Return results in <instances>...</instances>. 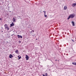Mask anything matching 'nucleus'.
Returning a JSON list of instances; mask_svg holds the SVG:
<instances>
[{
    "mask_svg": "<svg viewBox=\"0 0 76 76\" xmlns=\"http://www.w3.org/2000/svg\"><path fill=\"white\" fill-rule=\"evenodd\" d=\"M75 17V15L73 14H71L70 15L69 17L68 18H67L68 20H69L70 18H71V19H73V18Z\"/></svg>",
    "mask_w": 76,
    "mask_h": 76,
    "instance_id": "f257e3e1",
    "label": "nucleus"
},
{
    "mask_svg": "<svg viewBox=\"0 0 76 76\" xmlns=\"http://www.w3.org/2000/svg\"><path fill=\"white\" fill-rule=\"evenodd\" d=\"M26 60H28L29 59V56L27 55H26Z\"/></svg>",
    "mask_w": 76,
    "mask_h": 76,
    "instance_id": "f03ea898",
    "label": "nucleus"
},
{
    "mask_svg": "<svg viewBox=\"0 0 76 76\" xmlns=\"http://www.w3.org/2000/svg\"><path fill=\"white\" fill-rule=\"evenodd\" d=\"M10 27H12V26H13L15 25V24L13 23L12 22V24L10 25Z\"/></svg>",
    "mask_w": 76,
    "mask_h": 76,
    "instance_id": "7ed1b4c3",
    "label": "nucleus"
},
{
    "mask_svg": "<svg viewBox=\"0 0 76 76\" xmlns=\"http://www.w3.org/2000/svg\"><path fill=\"white\" fill-rule=\"evenodd\" d=\"M18 38H22V36L19 35H18Z\"/></svg>",
    "mask_w": 76,
    "mask_h": 76,
    "instance_id": "20e7f679",
    "label": "nucleus"
},
{
    "mask_svg": "<svg viewBox=\"0 0 76 76\" xmlns=\"http://www.w3.org/2000/svg\"><path fill=\"white\" fill-rule=\"evenodd\" d=\"M13 57V56L12 54H10L9 56V58H12V57Z\"/></svg>",
    "mask_w": 76,
    "mask_h": 76,
    "instance_id": "39448f33",
    "label": "nucleus"
},
{
    "mask_svg": "<svg viewBox=\"0 0 76 76\" xmlns=\"http://www.w3.org/2000/svg\"><path fill=\"white\" fill-rule=\"evenodd\" d=\"M5 29H7V30H9V28L8 27V26H6L5 27Z\"/></svg>",
    "mask_w": 76,
    "mask_h": 76,
    "instance_id": "423d86ee",
    "label": "nucleus"
},
{
    "mask_svg": "<svg viewBox=\"0 0 76 76\" xmlns=\"http://www.w3.org/2000/svg\"><path fill=\"white\" fill-rule=\"evenodd\" d=\"M72 26H75V22L73 21H72Z\"/></svg>",
    "mask_w": 76,
    "mask_h": 76,
    "instance_id": "0eeeda50",
    "label": "nucleus"
},
{
    "mask_svg": "<svg viewBox=\"0 0 76 76\" xmlns=\"http://www.w3.org/2000/svg\"><path fill=\"white\" fill-rule=\"evenodd\" d=\"M18 52L19 51L18 50H15V53H17V54H18Z\"/></svg>",
    "mask_w": 76,
    "mask_h": 76,
    "instance_id": "6e6552de",
    "label": "nucleus"
},
{
    "mask_svg": "<svg viewBox=\"0 0 76 76\" xmlns=\"http://www.w3.org/2000/svg\"><path fill=\"white\" fill-rule=\"evenodd\" d=\"M64 10H66V9H67V7L65 6L64 7Z\"/></svg>",
    "mask_w": 76,
    "mask_h": 76,
    "instance_id": "1a4fd4ad",
    "label": "nucleus"
},
{
    "mask_svg": "<svg viewBox=\"0 0 76 76\" xmlns=\"http://www.w3.org/2000/svg\"><path fill=\"white\" fill-rule=\"evenodd\" d=\"M72 64L74 65H75L76 66V62H72Z\"/></svg>",
    "mask_w": 76,
    "mask_h": 76,
    "instance_id": "9d476101",
    "label": "nucleus"
},
{
    "mask_svg": "<svg viewBox=\"0 0 76 76\" xmlns=\"http://www.w3.org/2000/svg\"><path fill=\"white\" fill-rule=\"evenodd\" d=\"M76 4L74 3L73 4L72 6H73V7H75V6H76Z\"/></svg>",
    "mask_w": 76,
    "mask_h": 76,
    "instance_id": "9b49d317",
    "label": "nucleus"
},
{
    "mask_svg": "<svg viewBox=\"0 0 76 76\" xmlns=\"http://www.w3.org/2000/svg\"><path fill=\"white\" fill-rule=\"evenodd\" d=\"M13 22H15V21L16 20V19L15 18H13Z\"/></svg>",
    "mask_w": 76,
    "mask_h": 76,
    "instance_id": "f8f14e48",
    "label": "nucleus"
},
{
    "mask_svg": "<svg viewBox=\"0 0 76 76\" xmlns=\"http://www.w3.org/2000/svg\"><path fill=\"white\" fill-rule=\"evenodd\" d=\"M46 14H44V16L45 17V18H47V15H46Z\"/></svg>",
    "mask_w": 76,
    "mask_h": 76,
    "instance_id": "ddd939ff",
    "label": "nucleus"
},
{
    "mask_svg": "<svg viewBox=\"0 0 76 76\" xmlns=\"http://www.w3.org/2000/svg\"><path fill=\"white\" fill-rule=\"evenodd\" d=\"M7 26V24H5L4 25V26L5 28V27Z\"/></svg>",
    "mask_w": 76,
    "mask_h": 76,
    "instance_id": "4468645a",
    "label": "nucleus"
},
{
    "mask_svg": "<svg viewBox=\"0 0 76 76\" xmlns=\"http://www.w3.org/2000/svg\"><path fill=\"white\" fill-rule=\"evenodd\" d=\"M43 12L44 13V14H46V12L45 11H43Z\"/></svg>",
    "mask_w": 76,
    "mask_h": 76,
    "instance_id": "2eb2a0df",
    "label": "nucleus"
},
{
    "mask_svg": "<svg viewBox=\"0 0 76 76\" xmlns=\"http://www.w3.org/2000/svg\"><path fill=\"white\" fill-rule=\"evenodd\" d=\"M3 19H2V18H0V20H2Z\"/></svg>",
    "mask_w": 76,
    "mask_h": 76,
    "instance_id": "dca6fc26",
    "label": "nucleus"
},
{
    "mask_svg": "<svg viewBox=\"0 0 76 76\" xmlns=\"http://www.w3.org/2000/svg\"><path fill=\"white\" fill-rule=\"evenodd\" d=\"M46 75L45 76H47L48 75V74H47V73H46L45 74Z\"/></svg>",
    "mask_w": 76,
    "mask_h": 76,
    "instance_id": "f3484780",
    "label": "nucleus"
},
{
    "mask_svg": "<svg viewBox=\"0 0 76 76\" xmlns=\"http://www.w3.org/2000/svg\"><path fill=\"white\" fill-rule=\"evenodd\" d=\"M19 57V58H22V57L21 56H20V57Z\"/></svg>",
    "mask_w": 76,
    "mask_h": 76,
    "instance_id": "a211bd4d",
    "label": "nucleus"
},
{
    "mask_svg": "<svg viewBox=\"0 0 76 76\" xmlns=\"http://www.w3.org/2000/svg\"><path fill=\"white\" fill-rule=\"evenodd\" d=\"M72 41H73V42H74L75 41H74V40H73V39H72Z\"/></svg>",
    "mask_w": 76,
    "mask_h": 76,
    "instance_id": "6ab92c4d",
    "label": "nucleus"
},
{
    "mask_svg": "<svg viewBox=\"0 0 76 76\" xmlns=\"http://www.w3.org/2000/svg\"><path fill=\"white\" fill-rule=\"evenodd\" d=\"M19 42V43H20V42H20V41Z\"/></svg>",
    "mask_w": 76,
    "mask_h": 76,
    "instance_id": "aec40b11",
    "label": "nucleus"
},
{
    "mask_svg": "<svg viewBox=\"0 0 76 76\" xmlns=\"http://www.w3.org/2000/svg\"><path fill=\"white\" fill-rule=\"evenodd\" d=\"M32 32H34V30H32Z\"/></svg>",
    "mask_w": 76,
    "mask_h": 76,
    "instance_id": "412c9836",
    "label": "nucleus"
},
{
    "mask_svg": "<svg viewBox=\"0 0 76 76\" xmlns=\"http://www.w3.org/2000/svg\"><path fill=\"white\" fill-rule=\"evenodd\" d=\"M18 18H20V16H18Z\"/></svg>",
    "mask_w": 76,
    "mask_h": 76,
    "instance_id": "4be33fe9",
    "label": "nucleus"
},
{
    "mask_svg": "<svg viewBox=\"0 0 76 76\" xmlns=\"http://www.w3.org/2000/svg\"><path fill=\"white\" fill-rule=\"evenodd\" d=\"M20 59V58H18V60H19Z\"/></svg>",
    "mask_w": 76,
    "mask_h": 76,
    "instance_id": "5701e85b",
    "label": "nucleus"
},
{
    "mask_svg": "<svg viewBox=\"0 0 76 76\" xmlns=\"http://www.w3.org/2000/svg\"><path fill=\"white\" fill-rule=\"evenodd\" d=\"M13 34H12V35H11V36H13Z\"/></svg>",
    "mask_w": 76,
    "mask_h": 76,
    "instance_id": "b1692460",
    "label": "nucleus"
},
{
    "mask_svg": "<svg viewBox=\"0 0 76 76\" xmlns=\"http://www.w3.org/2000/svg\"><path fill=\"white\" fill-rule=\"evenodd\" d=\"M41 12V10H40V12Z\"/></svg>",
    "mask_w": 76,
    "mask_h": 76,
    "instance_id": "393cba45",
    "label": "nucleus"
},
{
    "mask_svg": "<svg viewBox=\"0 0 76 76\" xmlns=\"http://www.w3.org/2000/svg\"><path fill=\"white\" fill-rule=\"evenodd\" d=\"M1 28H2V29H3V27H2Z\"/></svg>",
    "mask_w": 76,
    "mask_h": 76,
    "instance_id": "a878e982",
    "label": "nucleus"
},
{
    "mask_svg": "<svg viewBox=\"0 0 76 76\" xmlns=\"http://www.w3.org/2000/svg\"><path fill=\"white\" fill-rule=\"evenodd\" d=\"M1 32H3V31H2Z\"/></svg>",
    "mask_w": 76,
    "mask_h": 76,
    "instance_id": "bb28decb",
    "label": "nucleus"
},
{
    "mask_svg": "<svg viewBox=\"0 0 76 76\" xmlns=\"http://www.w3.org/2000/svg\"><path fill=\"white\" fill-rule=\"evenodd\" d=\"M56 61H57V60H56Z\"/></svg>",
    "mask_w": 76,
    "mask_h": 76,
    "instance_id": "cd10ccee",
    "label": "nucleus"
}]
</instances>
